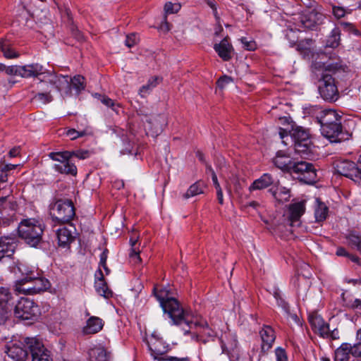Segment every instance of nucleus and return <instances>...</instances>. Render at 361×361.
Listing matches in <instances>:
<instances>
[{
	"label": "nucleus",
	"mask_w": 361,
	"mask_h": 361,
	"mask_svg": "<svg viewBox=\"0 0 361 361\" xmlns=\"http://www.w3.org/2000/svg\"><path fill=\"white\" fill-rule=\"evenodd\" d=\"M276 361H288V355L284 348L278 347L275 349Z\"/></svg>",
	"instance_id": "nucleus-52"
},
{
	"label": "nucleus",
	"mask_w": 361,
	"mask_h": 361,
	"mask_svg": "<svg viewBox=\"0 0 361 361\" xmlns=\"http://www.w3.org/2000/svg\"><path fill=\"white\" fill-rule=\"evenodd\" d=\"M104 326V322L98 317H90L82 329L84 334H94L100 331Z\"/></svg>",
	"instance_id": "nucleus-22"
},
{
	"label": "nucleus",
	"mask_w": 361,
	"mask_h": 361,
	"mask_svg": "<svg viewBox=\"0 0 361 361\" xmlns=\"http://www.w3.org/2000/svg\"><path fill=\"white\" fill-rule=\"evenodd\" d=\"M348 343L342 344L335 352V361H361V359L352 356Z\"/></svg>",
	"instance_id": "nucleus-27"
},
{
	"label": "nucleus",
	"mask_w": 361,
	"mask_h": 361,
	"mask_svg": "<svg viewBox=\"0 0 361 361\" xmlns=\"http://www.w3.org/2000/svg\"><path fill=\"white\" fill-rule=\"evenodd\" d=\"M25 339L20 341H12L6 344L5 353L13 361H26L28 357V352Z\"/></svg>",
	"instance_id": "nucleus-11"
},
{
	"label": "nucleus",
	"mask_w": 361,
	"mask_h": 361,
	"mask_svg": "<svg viewBox=\"0 0 361 361\" xmlns=\"http://www.w3.org/2000/svg\"><path fill=\"white\" fill-rule=\"evenodd\" d=\"M273 183H274V180L271 176L269 173H264L252 183V185L250 186V191L252 190H262Z\"/></svg>",
	"instance_id": "nucleus-30"
},
{
	"label": "nucleus",
	"mask_w": 361,
	"mask_h": 361,
	"mask_svg": "<svg viewBox=\"0 0 361 361\" xmlns=\"http://www.w3.org/2000/svg\"><path fill=\"white\" fill-rule=\"evenodd\" d=\"M348 347L353 357L361 359V342L355 344L353 346L348 343Z\"/></svg>",
	"instance_id": "nucleus-51"
},
{
	"label": "nucleus",
	"mask_w": 361,
	"mask_h": 361,
	"mask_svg": "<svg viewBox=\"0 0 361 361\" xmlns=\"http://www.w3.org/2000/svg\"><path fill=\"white\" fill-rule=\"evenodd\" d=\"M342 299L344 302V306H345L348 308L350 309H357V308H361V300L360 299H355L353 300H348L345 298V293H342L341 295Z\"/></svg>",
	"instance_id": "nucleus-46"
},
{
	"label": "nucleus",
	"mask_w": 361,
	"mask_h": 361,
	"mask_svg": "<svg viewBox=\"0 0 361 361\" xmlns=\"http://www.w3.org/2000/svg\"><path fill=\"white\" fill-rule=\"evenodd\" d=\"M5 73L8 75H19L20 74V66H6Z\"/></svg>",
	"instance_id": "nucleus-56"
},
{
	"label": "nucleus",
	"mask_w": 361,
	"mask_h": 361,
	"mask_svg": "<svg viewBox=\"0 0 361 361\" xmlns=\"http://www.w3.org/2000/svg\"><path fill=\"white\" fill-rule=\"evenodd\" d=\"M45 226L39 218L23 219L18 226L19 237L32 247L37 246L42 241Z\"/></svg>",
	"instance_id": "nucleus-3"
},
{
	"label": "nucleus",
	"mask_w": 361,
	"mask_h": 361,
	"mask_svg": "<svg viewBox=\"0 0 361 361\" xmlns=\"http://www.w3.org/2000/svg\"><path fill=\"white\" fill-rule=\"evenodd\" d=\"M25 343L32 361H53L50 352L35 338H26Z\"/></svg>",
	"instance_id": "nucleus-10"
},
{
	"label": "nucleus",
	"mask_w": 361,
	"mask_h": 361,
	"mask_svg": "<svg viewBox=\"0 0 361 361\" xmlns=\"http://www.w3.org/2000/svg\"><path fill=\"white\" fill-rule=\"evenodd\" d=\"M89 133V128L86 126L83 129L78 128H70L68 129L66 132V135L71 138V140H74L78 137H83Z\"/></svg>",
	"instance_id": "nucleus-40"
},
{
	"label": "nucleus",
	"mask_w": 361,
	"mask_h": 361,
	"mask_svg": "<svg viewBox=\"0 0 361 361\" xmlns=\"http://www.w3.org/2000/svg\"><path fill=\"white\" fill-rule=\"evenodd\" d=\"M290 173L295 175L298 179L307 184H312L316 181L314 166L305 161H295Z\"/></svg>",
	"instance_id": "nucleus-9"
},
{
	"label": "nucleus",
	"mask_w": 361,
	"mask_h": 361,
	"mask_svg": "<svg viewBox=\"0 0 361 361\" xmlns=\"http://www.w3.org/2000/svg\"><path fill=\"white\" fill-rule=\"evenodd\" d=\"M14 298L8 288H0V324L5 323L11 315Z\"/></svg>",
	"instance_id": "nucleus-13"
},
{
	"label": "nucleus",
	"mask_w": 361,
	"mask_h": 361,
	"mask_svg": "<svg viewBox=\"0 0 361 361\" xmlns=\"http://www.w3.org/2000/svg\"><path fill=\"white\" fill-rule=\"evenodd\" d=\"M339 25L345 31L353 33L356 36H360L361 35V32L355 27L353 23L342 21L339 23Z\"/></svg>",
	"instance_id": "nucleus-47"
},
{
	"label": "nucleus",
	"mask_w": 361,
	"mask_h": 361,
	"mask_svg": "<svg viewBox=\"0 0 361 361\" xmlns=\"http://www.w3.org/2000/svg\"><path fill=\"white\" fill-rule=\"evenodd\" d=\"M336 253L338 256L346 257H348L350 254L344 247H338Z\"/></svg>",
	"instance_id": "nucleus-62"
},
{
	"label": "nucleus",
	"mask_w": 361,
	"mask_h": 361,
	"mask_svg": "<svg viewBox=\"0 0 361 361\" xmlns=\"http://www.w3.org/2000/svg\"><path fill=\"white\" fill-rule=\"evenodd\" d=\"M139 41V38L135 33L128 35L126 38L125 44L128 48H131L135 46Z\"/></svg>",
	"instance_id": "nucleus-53"
},
{
	"label": "nucleus",
	"mask_w": 361,
	"mask_h": 361,
	"mask_svg": "<svg viewBox=\"0 0 361 361\" xmlns=\"http://www.w3.org/2000/svg\"><path fill=\"white\" fill-rule=\"evenodd\" d=\"M180 320V323H176V325L185 324L188 329H184L185 334H189L190 330H195L192 338L197 341L205 343L207 340L204 337L212 338L216 336V332L209 326L207 322L202 316L194 314L190 310H186Z\"/></svg>",
	"instance_id": "nucleus-2"
},
{
	"label": "nucleus",
	"mask_w": 361,
	"mask_h": 361,
	"mask_svg": "<svg viewBox=\"0 0 361 361\" xmlns=\"http://www.w3.org/2000/svg\"><path fill=\"white\" fill-rule=\"evenodd\" d=\"M207 4L212 8L214 15L216 18V20L217 23L219 24V17L218 16V14H217V10H216V5L214 4V2L210 1H209L207 2Z\"/></svg>",
	"instance_id": "nucleus-63"
},
{
	"label": "nucleus",
	"mask_w": 361,
	"mask_h": 361,
	"mask_svg": "<svg viewBox=\"0 0 361 361\" xmlns=\"http://www.w3.org/2000/svg\"><path fill=\"white\" fill-rule=\"evenodd\" d=\"M334 123L336 126L333 125L321 126V133L323 136L330 140L331 142H341L345 140L342 130L341 121Z\"/></svg>",
	"instance_id": "nucleus-15"
},
{
	"label": "nucleus",
	"mask_w": 361,
	"mask_h": 361,
	"mask_svg": "<svg viewBox=\"0 0 361 361\" xmlns=\"http://www.w3.org/2000/svg\"><path fill=\"white\" fill-rule=\"evenodd\" d=\"M341 121V116L333 109H324L319 124L321 126L333 125L336 122Z\"/></svg>",
	"instance_id": "nucleus-26"
},
{
	"label": "nucleus",
	"mask_w": 361,
	"mask_h": 361,
	"mask_svg": "<svg viewBox=\"0 0 361 361\" xmlns=\"http://www.w3.org/2000/svg\"><path fill=\"white\" fill-rule=\"evenodd\" d=\"M180 8L181 6L178 3L167 2L164 6V11L166 14L176 13Z\"/></svg>",
	"instance_id": "nucleus-49"
},
{
	"label": "nucleus",
	"mask_w": 361,
	"mask_h": 361,
	"mask_svg": "<svg viewBox=\"0 0 361 361\" xmlns=\"http://www.w3.org/2000/svg\"><path fill=\"white\" fill-rule=\"evenodd\" d=\"M251 209L261 216V214L264 211V207L259 202L253 201L250 202V213L251 212Z\"/></svg>",
	"instance_id": "nucleus-58"
},
{
	"label": "nucleus",
	"mask_w": 361,
	"mask_h": 361,
	"mask_svg": "<svg viewBox=\"0 0 361 361\" xmlns=\"http://www.w3.org/2000/svg\"><path fill=\"white\" fill-rule=\"evenodd\" d=\"M18 270L23 276L21 279H27L28 276H37V275L40 274L37 270L34 269H30L24 264H20L18 267Z\"/></svg>",
	"instance_id": "nucleus-45"
},
{
	"label": "nucleus",
	"mask_w": 361,
	"mask_h": 361,
	"mask_svg": "<svg viewBox=\"0 0 361 361\" xmlns=\"http://www.w3.org/2000/svg\"><path fill=\"white\" fill-rule=\"evenodd\" d=\"M233 82V79L228 75H224L220 77L216 82V87L222 92L224 89H226L228 85L231 84Z\"/></svg>",
	"instance_id": "nucleus-44"
},
{
	"label": "nucleus",
	"mask_w": 361,
	"mask_h": 361,
	"mask_svg": "<svg viewBox=\"0 0 361 361\" xmlns=\"http://www.w3.org/2000/svg\"><path fill=\"white\" fill-rule=\"evenodd\" d=\"M35 98L43 104H47L52 101V96L49 93H38Z\"/></svg>",
	"instance_id": "nucleus-57"
},
{
	"label": "nucleus",
	"mask_w": 361,
	"mask_h": 361,
	"mask_svg": "<svg viewBox=\"0 0 361 361\" xmlns=\"http://www.w3.org/2000/svg\"><path fill=\"white\" fill-rule=\"evenodd\" d=\"M54 169L56 171L61 174L71 175L74 176L77 175V167L73 163L71 162V160L55 164L54 165Z\"/></svg>",
	"instance_id": "nucleus-28"
},
{
	"label": "nucleus",
	"mask_w": 361,
	"mask_h": 361,
	"mask_svg": "<svg viewBox=\"0 0 361 361\" xmlns=\"http://www.w3.org/2000/svg\"><path fill=\"white\" fill-rule=\"evenodd\" d=\"M50 82L55 85L59 92L63 90H67V92H69L71 89L70 78L68 75H54L50 79Z\"/></svg>",
	"instance_id": "nucleus-29"
},
{
	"label": "nucleus",
	"mask_w": 361,
	"mask_h": 361,
	"mask_svg": "<svg viewBox=\"0 0 361 361\" xmlns=\"http://www.w3.org/2000/svg\"><path fill=\"white\" fill-rule=\"evenodd\" d=\"M109 251L105 249L100 255L99 267L102 265L106 264V260L108 258Z\"/></svg>",
	"instance_id": "nucleus-61"
},
{
	"label": "nucleus",
	"mask_w": 361,
	"mask_h": 361,
	"mask_svg": "<svg viewBox=\"0 0 361 361\" xmlns=\"http://www.w3.org/2000/svg\"><path fill=\"white\" fill-rule=\"evenodd\" d=\"M20 72L22 78H36L43 73V66L39 63L20 66Z\"/></svg>",
	"instance_id": "nucleus-25"
},
{
	"label": "nucleus",
	"mask_w": 361,
	"mask_h": 361,
	"mask_svg": "<svg viewBox=\"0 0 361 361\" xmlns=\"http://www.w3.org/2000/svg\"><path fill=\"white\" fill-rule=\"evenodd\" d=\"M153 293L164 312L169 315L173 323H180L181 317L187 310L183 309L179 302L171 297L170 290L166 288H158L155 286Z\"/></svg>",
	"instance_id": "nucleus-4"
},
{
	"label": "nucleus",
	"mask_w": 361,
	"mask_h": 361,
	"mask_svg": "<svg viewBox=\"0 0 361 361\" xmlns=\"http://www.w3.org/2000/svg\"><path fill=\"white\" fill-rule=\"evenodd\" d=\"M70 84L78 92L85 89V78L78 75L70 79Z\"/></svg>",
	"instance_id": "nucleus-42"
},
{
	"label": "nucleus",
	"mask_w": 361,
	"mask_h": 361,
	"mask_svg": "<svg viewBox=\"0 0 361 361\" xmlns=\"http://www.w3.org/2000/svg\"><path fill=\"white\" fill-rule=\"evenodd\" d=\"M317 204L314 210L315 219L317 222H322L328 216L329 209L324 203L320 202L318 199H317Z\"/></svg>",
	"instance_id": "nucleus-35"
},
{
	"label": "nucleus",
	"mask_w": 361,
	"mask_h": 361,
	"mask_svg": "<svg viewBox=\"0 0 361 361\" xmlns=\"http://www.w3.org/2000/svg\"><path fill=\"white\" fill-rule=\"evenodd\" d=\"M309 322L311 324L312 327L316 331L319 326L324 322L323 319L318 315H310L309 316Z\"/></svg>",
	"instance_id": "nucleus-48"
},
{
	"label": "nucleus",
	"mask_w": 361,
	"mask_h": 361,
	"mask_svg": "<svg viewBox=\"0 0 361 361\" xmlns=\"http://www.w3.org/2000/svg\"><path fill=\"white\" fill-rule=\"evenodd\" d=\"M289 133L294 142L295 152L306 159L310 158L313 152L309 132L303 127L296 126L292 127Z\"/></svg>",
	"instance_id": "nucleus-5"
},
{
	"label": "nucleus",
	"mask_w": 361,
	"mask_h": 361,
	"mask_svg": "<svg viewBox=\"0 0 361 361\" xmlns=\"http://www.w3.org/2000/svg\"><path fill=\"white\" fill-rule=\"evenodd\" d=\"M147 344L151 352V355L159 361H161L160 357H164L170 348L169 345L155 334H152L147 339Z\"/></svg>",
	"instance_id": "nucleus-14"
},
{
	"label": "nucleus",
	"mask_w": 361,
	"mask_h": 361,
	"mask_svg": "<svg viewBox=\"0 0 361 361\" xmlns=\"http://www.w3.org/2000/svg\"><path fill=\"white\" fill-rule=\"evenodd\" d=\"M262 339V351L264 353L268 351L273 345L276 339V335L274 329L270 326H264L259 331Z\"/></svg>",
	"instance_id": "nucleus-19"
},
{
	"label": "nucleus",
	"mask_w": 361,
	"mask_h": 361,
	"mask_svg": "<svg viewBox=\"0 0 361 361\" xmlns=\"http://www.w3.org/2000/svg\"><path fill=\"white\" fill-rule=\"evenodd\" d=\"M335 169L338 173L354 181L361 180V164L358 165L353 161L343 160L338 161L336 164Z\"/></svg>",
	"instance_id": "nucleus-12"
},
{
	"label": "nucleus",
	"mask_w": 361,
	"mask_h": 361,
	"mask_svg": "<svg viewBox=\"0 0 361 361\" xmlns=\"http://www.w3.org/2000/svg\"><path fill=\"white\" fill-rule=\"evenodd\" d=\"M273 195L280 201H287L290 197V190L284 187H277Z\"/></svg>",
	"instance_id": "nucleus-43"
},
{
	"label": "nucleus",
	"mask_w": 361,
	"mask_h": 361,
	"mask_svg": "<svg viewBox=\"0 0 361 361\" xmlns=\"http://www.w3.org/2000/svg\"><path fill=\"white\" fill-rule=\"evenodd\" d=\"M58 245L62 247H68L74 240L73 232L67 227L63 226L56 230Z\"/></svg>",
	"instance_id": "nucleus-24"
},
{
	"label": "nucleus",
	"mask_w": 361,
	"mask_h": 361,
	"mask_svg": "<svg viewBox=\"0 0 361 361\" xmlns=\"http://www.w3.org/2000/svg\"><path fill=\"white\" fill-rule=\"evenodd\" d=\"M16 318L23 320H35L40 314L39 306L32 300L21 298L14 308Z\"/></svg>",
	"instance_id": "nucleus-8"
},
{
	"label": "nucleus",
	"mask_w": 361,
	"mask_h": 361,
	"mask_svg": "<svg viewBox=\"0 0 361 361\" xmlns=\"http://www.w3.org/2000/svg\"><path fill=\"white\" fill-rule=\"evenodd\" d=\"M324 111V109L319 106H310L305 109V114L314 118L317 123H319Z\"/></svg>",
	"instance_id": "nucleus-39"
},
{
	"label": "nucleus",
	"mask_w": 361,
	"mask_h": 361,
	"mask_svg": "<svg viewBox=\"0 0 361 361\" xmlns=\"http://www.w3.org/2000/svg\"><path fill=\"white\" fill-rule=\"evenodd\" d=\"M89 361H108L109 355L104 347H95L89 350Z\"/></svg>",
	"instance_id": "nucleus-31"
},
{
	"label": "nucleus",
	"mask_w": 361,
	"mask_h": 361,
	"mask_svg": "<svg viewBox=\"0 0 361 361\" xmlns=\"http://www.w3.org/2000/svg\"><path fill=\"white\" fill-rule=\"evenodd\" d=\"M49 286V281L39 274L37 276H28L27 279L17 281L16 290L24 295H35L46 290Z\"/></svg>",
	"instance_id": "nucleus-6"
},
{
	"label": "nucleus",
	"mask_w": 361,
	"mask_h": 361,
	"mask_svg": "<svg viewBox=\"0 0 361 361\" xmlns=\"http://www.w3.org/2000/svg\"><path fill=\"white\" fill-rule=\"evenodd\" d=\"M159 78L157 76L152 77L149 79L147 83L142 85L139 90V94L142 97H145L148 95L152 90L159 83Z\"/></svg>",
	"instance_id": "nucleus-38"
},
{
	"label": "nucleus",
	"mask_w": 361,
	"mask_h": 361,
	"mask_svg": "<svg viewBox=\"0 0 361 361\" xmlns=\"http://www.w3.org/2000/svg\"><path fill=\"white\" fill-rule=\"evenodd\" d=\"M138 238V236L136 235H132L130 238V245L131 248L129 256L135 263H139L141 262V258L140 257V250Z\"/></svg>",
	"instance_id": "nucleus-32"
},
{
	"label": "nucleus",
	"mask_w": 361,
	"mask_h": 361,
	"mask_svg": "<svg viewBox=\"0 0 361 361\" xmlns=\"http://www.w3.org/2000/svg\"><path fill=\"white\" fill-rule=\"evenodd\" d=\"M274 165L283 171L290 173L294 164L293 161L290 156L283 151H279L273 159Z\"/></svg>",
	"instance_id": "nucleus-18"
},
{
	"label": "nucleus",
	"mask_w": 361,
	"mask_h": 361,
	"mask_svg": "<svg viewBox=\"0 0 361 361\" xmlns=\"http://www.w3.org/2000/svg\"><path fill=\"white\" fill-rule=\"evenodd\" d=\"M323 19L322 13L315 9H310L301 16L300 22L304 27L312 29L316 25L321 23Z\"/></svg>",
	"instance_id": "nucleus-17"
},
{
	"label": "nucleus",
	"mask_w": 361,
	"mask_h": 361,
	"mask_svg": "<svg viewBox=\"0 0 361 361\" xmlns=\"http://www.w3.org/2000/svg\"><path fill=\"white\" fill-rule=\"evenodd\" d=\"M341 39V30L339 27H334L326 40V47L335 48L340 44Z\"/></svg>",
	"instance_id": "nucleus-37"
},
{
	"label": "nucleus",
	"mask_w": 361,
	"mask_h": 361,
	"mask_svg": "<svg viewBox=\"0 0 361 361\" xmlns=\"http://www.w3.org/2000/svg\"><path fill=\"white\" fill-rule=\"evenodd\" d=\"M321 336L324 338H329V334H330V328L328 324L323 322V324L318 328L316 331Z\"/></svg>",
	"instance_id": "nucleus-55"
},
{
	"label": "nucleus",
	"mask_w": 361,
	"mask_h": 361,
	"mask_svg": "<svg viewBox=\"0 0 361 361\" xmlns=\"http://www.w3.org/2000/svg\"><path fill=\"white\" fill-rule=\"evenodd\" d=\"M94 287L96 291L105 298L111 295V292L109 290L106 281H104V274L99 268L95 273Z\"/></svg>",
	"instance_id": "nucleus-23"
},
{
	"label": "nucleus",
	"mask_w": 361,
	"mask_h": 361,
	"mask_svg": "<svg viewBox=\"0 0 361 361\" xmlns=\"http://www.w3.org/2000/svg\"><path fill=\"white\" fill-rule=\"evenodd\" d=\"M0 49L7 59H16L19 56V54L12 48L11 42L7 39L0 41Z\"/></svg>",
	"instance_id": "nucleus-36"
},
{
	"label": "nucleus",
	"mask_w": 361,
	"mask_h": 361,
	"mask_svg": "<svg viewBox=\"0 0 361 361\" xmlns=\"http://www.w3.org/2000/svg\"><path fill=\"white\" fill-rule=\"evenodd\" d=\"M311 68L314 77L320 82L319 92L321 97L326 101H336L338 91L331 74L338 69V65L314 61Z\"/></svg>",
	"instance_id": "nucleus-1"
},
{
	"label": "nucleus",
	"mask_w": 361,
	"mask_h": 361,
	"mask_svg": "<svg viewBox=\"0 0 361 361\" xmlns=\"http://www.w3.org/2000/svg\"><path fill=\"white\" fill-rule=\"evenodd\" d=\"M50 214L53 221L66 224L69 223L75 216L73 203L68 200H59L50 208Z\"/></svg>",
	"instance_id": "nucleus-7"
},
{
	"label": "nucleus",
	"mask_w": 361,
	"mask_h": 361,
	"mask_svg": "<svg viewBox=\"0 0 361 361\" xmlns=\"http://www.w3.org/2000/svg\"><path fill=\"white\" fill-rule=\"evenodd\" d=\"M214 49L219 56L224 61H229L231 59V52L233 47L228 41V37L223 39L220 43L215 44Z\"/></svg>",
	"instance_id": "nucleus-21"
},
{
	"label": "nucleus",
	"mask_w": 361,
	"mask_h": 361,
	"mask_svg": "<svg viewBox=\"0 0 361 361\" xmlns=\"http://www.w3.org/2000/svg\"><path fill=\"white\" fill-rule=\"evenodd\" d=\"M101 102L105 106L111 108L114 111L118 112V108L120 107L118 104H116L114 100L106 96H101Z\"/></svg>",
	"instance_id": "nucleus-50"
},
{
	"label": "nucleus",
	"mask_w": 361,
	"mask_h": 361,
	"mask_svg": "<svg viewBox=\"0 0 361 361\" xmlns=\"http://www.w3.org/2000/svg\"><path fill=\"white\" fill-rule=\"evenodd\" d=\"M70 153L71 154V158L73 157H75L80 159H85L90 157V153L87 150H76V151H70Z\"/></svg>",
	"instance_id": "nucleus-54"
},
{
	"label": "nucleus",
	"mask_w": 361,
	"mask_h": 361,
	"mask_svg": "<svg viewBox=\"0 0 361 361\" xmlns=\"http://www.w3.org/2000/svg\"><path fill=\"white\" fill-rule=\"evenodd\" d=\"M7 177H8L7 171L6 170H4V168L1 167L0 169V181L1 182L7 181Z\"/></svg>",
	"instance_id": "nucleus-64"
},
{
	"label": "nucleus",
	"mask_w": 361,
	"mask_h": 361,
	"mask_svg": "<svg viewBox=\"0 0 361 361\" xmlns=\"http://www.w3.org/2000/svg\"><path fill=\"white\" fill-rule=\"evenodd\" d=\"M162 360H166V361H190V358L188 356L185 357H174V356H169L165 355L164 357H160Z\"/></svg>",
	"instance_id": "nucleus-60"
},
{
	"label": "nucleus",
	"mask_w": 361,
	"mask_h": 361,
	"mask_svg": "<svg viewBox=\"0 0 361 361\" xmlns=\"http://www.w3.org/2000/svg\"><path fill=\"white\" fill-rule=\"evenodd\" d=\"M305 210V202L300 201L289 206V220L290 226L300 225V219Z\"/></svg>",
	"instance_id": "nucleus-20"
},
{
	"label": "nucleus",
	"mask_w": 361,
	"mask_h": 361,
	"mask_svg": "<svg viewBox=\"0 0 361 361\" xmlns=\"http://www.w3.org/2000/svg\"><path fill=\"white\" fill-rule=\"evenodd\" d=\"M348 245L352 248L361 252V235L357 231H350L346 236Z\"/></svg>",
	"instance_id": "nucleus-34"
},
{
	"label": "nucleus",
	"mask_w": 361,
	"mask_h": 361,
	"mask_svg": "<svg viewBox=\"0 0 361 361\" xmlns=\"http://www.w3.org/2000/svg\"><path fill=\"white\" fill-rule=\"evenodd\" d=\"M18 246V240L13 235H4L0 238V261L4 257L13 255Z\"/></svg>",
	"instance_id": "nucleus-16"
},
{
	"label": "nucleus",
	"mask_w": 361,
	"mask_h": 361,
	"mask_svg": "<svg viewBox=\"0 0 361 361\" xmlns=\"http://www.w3.org/2000/svg\"><path fill=\"white\" fill-rule=\"evenodd\" d=\"M48 156L50 159L58 161L59 163L71 160V154L70 153V151L50 152Z\"/></svg>",
	"instance_id": "nucleus-41"
},
{
	"label": "nucleus",
	"mask_w": 361,
	"mask_h": 361,
	"mask_svg": "<svg viewBox=\"0 0 361 361\" xmlns=\"http://www.w3.org/2000/svg\"><path fill=\"white\" fill-rule=\"evenodd\" d=\"M204 184L202 182L197 181L190 186L188 190L183 194V199H188L204 192Z\"/></svg>",
	"instance_id": "nucleus-33"
},
{
	"label": "nucleus",
	"mask_w": 361,
	"mask_h": 361,
	"mask_svg": "<svg viewBox=\"0 0 361 361\" xmlns=\"http://www.w3.org/2000/svg\"><path fill=\"white\" fill-rule=\"evenodd\" d=\"M332 11H333L334 16L338 19L344 17L345 15V13H346L345 10L343 7L336 6H333Z\"/></svg>",
	"instance_id": "nucleus-59"
}]
</instances>
